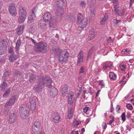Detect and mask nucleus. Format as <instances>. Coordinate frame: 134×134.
<instances>
[{
	"instance_id": "nucleus-1",
	"label": "nucleus",
	"mask_w": 134,
	"mask_h": 134,
	"mask_svg": "<svg viewBox=\"0 0 134 134\" xmlns=\"http://www.w3.org/2000/svg\"><path fill=\"white\" fill-rule=\"evenodd\" d=\"M52 80L48 76L46 75L41 76L37 81V84L33 89L38 92H41L44 86L50 87L51 86Z\"/></svg>"
},
{
	"instance_id": "nucleus-2",
	"label": "nucleus",
	"mask_w": 134,
	"mask_h": 134,
	"mask_svg": "<svg viewBox=\"0 0 134 134\" xmlns=\"http://www.w3.org/2000/svg\"><path fill=\"white\" fill-rule=\"evenodd\" d=\"M53 49L55 55H59V61L61 63L63 64L67 60L69 53L66 51H62L58 48H53Z\"/></svg>"
},
{
	"instance_id": "nucleus-3",
	"label": "nucleus",
	"mask_w": 134,
	"mask_h": 134,
	"mask_svg": "<svg viewBox=\"0 0 134 134\" xmlns=\"http://www.w3.org/2000/svg\"><path fill=\"white\" fill-rule=\"evenodd\" d=\"M56 4L58 8L56 9L55 13L59 18L63 15L64 13V9L65 8L66 4L65 0H57Z\"/></svg>"
},
{
	"instance_id": "nucleus-4",
	"label": "nucleus",
	"mask_w": 134,
	"mask_h": 134,
	"mask_svg": "<svg viewBox=\"0 0 134 134\" xmlns=\"http://www.w3.org/2000/svg\"><path fill=\"white\" fill-rule=\"evenodd\" d=\"M35 51L37 52L45 53L48 49L47 44L44 42L41 41L38 43H36L34 47Z\"/></svg>"
},
{
	"instance_id": "nucleus-5",
	"label": "nucleus",
	"mask_w": 134,
	"mask_h": 134,
	"mask_svg": "<svg viewBox=\"0 0 134 134\" xmlns=\"http://www.w3.org/2000/svg\"><path fill=\"white\" fill-rule=\"evenodd\" d=\"M29 109L28 107L24 104L21 105L20 107V113L21 118L22 119L27 118L29 114Z\"/></svg>"
},
{
	"instance_id": "nucleus-6",
	"label": "nucleus",
	"mask_w": 134,
	"mask_h": 134,
	"mask_svg": "<svg viewBox=\"0 0 134 134\" xmlns=\"http://www.w3.org/2000/svg\"><path fill=\"white\" fill-rule=\"evenodd\" d=\"M87 20L86 18L83 19L81 13H79L77 16V24L81 28L85 27L87 24Z\"/></svg>"
},
{
	"instance_id": "nucleus-7",
	"label": "nucleus",
	"mask_w": 134,
	"mask_h": 134,
	"mask_svg": "<svg viewBox=\"0 0 134 134\" xmlns=\"http://www.w3.org/2000/svg\"><path fill=\"white\" fill-rule=\"evenodd\" d=\"M41 123L39 121L35 122L32 127V131L34 134H38L40 132L39 130L41 128Z\"/></svg>"
},
{
	"instance_id": "nucleus-8",
	"label": "nucleus",
	"mask_w": 134,
	"mask_h": 134,
	"mask_svg": "<svg viewBox=\"0 0 134 134\" xmlns=\"http://www.w3.org/2000/svg\"><path fill=\"white\" fill-rule=\"evenodd\" d=\"M17 119V115L15 112L11 113L9 117L8 121L10 124H13L16 121Z\"/></svg>"
},
{
	"instance_id": "nucleus-9",
	"label": "nucleus",
	"mask_w": 134,
	"mask_h": 134,
	"mask_svg": "<svg viewBox=\"0 0 134 134\" xmlns=\"http://www.w3.org/2000/svg\"><path fill=\"white\" fill-rule=\"evenodd\" d=\"M9 10L10 14L12 15H15L16 14V11L15 7V4L14 3L10 4L9 5Z\"/></svg>"
},
{
	"instance_id": "nucleus-10",
	"label": "nucleus",
	"mask_w": 134,
	"mask_h": 134,
	"mask_svg": "<svg viewBox=\"0 0 134 134\" xmlns=\"http://www.w3.org/2000/svg\"><path fill=\"white\" fill-rule=\"evenodd\" d=\"M16 100V96H13L6 103L4 107H6L8 106H10L13 105L15 103Z\"/></svg>"
},
{
	"instance_id": "nucleus-11",
	"label": "nucleus",
	"mask_w": 134,
	"mask_h": 134,
	"mask_svg": "<svg viewBox=\"0 0 134 134\" xmlns=\"http://www.w3.org/2000/svg\"><path fill=\"white\" fill-rule=\"evenodd\" d=\"M52 121L55 123H58L59 122L60 116L58 113H55L52 114Z\"/></svg>"
},
{
	"instance_id": "nucleus-12",
	"label": "nucleus",
	"mask_w": 134,
	"mask_h": 134,
	"mask_svg": "<svg viewBox=\"0 0 134 134\" xmlns=\"http://www.w3.org/2000/svg\"><path fill=\"white\" fill-rule=\"evenodd\" d=\"M36 100L33 98H31L29 99L31 109L33 110H34L36 107Z\"/></svg>"
},
{
	"instance_id": "nucleus-13",
	"label": "nucleus",
	"mask_w": 134,
	"mask_h": 134,
	"mask_svg": "<svg viewBox=\"0 0 134 134\" xmlns=\"http://www.w3.org/2000/svg\"><path fill=\"white\" fill-rule=\"evenodd\" d=\"M36 76L33 73H30L29 74V81L31 83H33L35 82Z\"/></svg>"
},
{
	"instance_id": "nucleus-14",
	"label": "nucleus",
	"mask_w": 134,
	"mask_h": 134,
	"mask_svg": "<svg viewBox=\"0 0 134 134\" xmlns=\"http://www.w3.org/2000/svg\"><path fill=\"white\" fill-rule=\"evenodd\" d=\"M19 57L18 55H16L15 53H12L9 56V60L10 62H12L16 60Z\"/></svg>"
},
{
	"instance_id": "nucleus-15",
	"label": "nucleus",
	"mask_w": 134,
	"mask_h": 134,
	"mask_svg": "<svg viewBox=\"0 0 134 134\" xmlns=\"http://www.w3.org/2000/svg\"><path fill=\"white\" fill-rule=\"evenodd\" d=\"M90 10L91 12L90 13L89 17H90L91 19V18L95 16V14L96 12L95 7L94 6H91Z\"/></svg>"
},
{
	"instance_id": "nucleus-16",
	"label": "nucleus",
	"mask_w": 134,
	"mask_h": 134,
	"mask_svg": "<svg viewBox=\"0 0 134 134\" xmlns=\"http://www.w3.org/2000/svg\"><path fill=\"white\" fill-rule=\"evenodd\" d=\"M43 18L44 21H48L52 18L51 14L48 12H47L43 15Z\"/></svg>"
},
{
	"instance_id": "nucleus-17",
	"label": "nucleus",
	"mask_w": 134,
	"mask_h": 134,
	"mask_svg": "<svg viewBox=\"0 0 134 134\" xmlns=\"http://www.w3.org/2000/svg\"><path fill=\"white\" fill-rule=\"evenodd\" d=\"M78 60L77 61V64L82 62L83 59V52L82 51H81L79 54L78 56Z\"/></svg>"
},
{
	"instance_id": "nucleus-18",
	"label": "nucleus",
	"mask_w": 134,
	"mask_h": 134,
	"mask_svg": "<svg viewBox=\"0 0 134 134\" xmlns=\"http://www.w3.org/2000/svg\"><path fill=\"white\" fill-rule=\"evenodd\" d=\"M58 91L57 89L55 88H53L52 91H51L49 92V94L52 97H54L57 94Z\"/></svg>"
},
{
	"instance_id": "nucleus-19",
	"label": "nucleus",
	"mask_w": 134,
	"mask_h": 134,
	"mask_svg": "<svg viewBox=\"0 0 134 134\" xmlns=\"http://www.w3.org/2000/svg\"><path fill=\"white\" fill-rule=\"evenodd\" d=\"M10 72L8 71H6L4 73L3 76L2 77V80L5 81L9 77Z\"/></svg>"
},
{
	"instance_id": "nucleus-20",
	"label": "nucleus",
	"mask_w": 134,
	"mask_h": 134,
	"mask_svg": "<svg viewBox=\"0 0 134 134\" xmlns=\"http://www.w3.org/2000/svg\"><path fill=\"white\" fill-rule=\"evenodd\" d=\"M24 29V26L21 25L16 29V33L17 34L19 35L22 34L23 32Z\"/></svg>"
},
{
	"instance_id": "nucleus-21",
	"label": "nucleus",
	"mask_w": 134,
	"mask_h": 134,
	"mask_svg": "<svg viewBox=\"0 0 134 134\" xmlns=\"http://www.w3.org/2000/svg\"><path fill=\"white\" fill-rule=\"evenodd\" d=\"M38 25V26L41 29H44L46 27L45 21L43 20L39 21Z\"/></svg>"
},
{
	"instance_id": "nucleus-22",
	"label": "nucleus",
	"mask_w": 134,
	"mask_h": 134,
	"mask_svg": "<svg viewBox=\"0 0 134 134\" xmlns=\"http://www.w3.org/2000/svg\"><path fill=\"white\" fill-rule=\"evenodd\" d=\"M68 86L67 85L65 84L61 87V90L62 93L64 94L67 91Z\"/></svg>"
},
{
	"instance_id": "nucleus-23",
	"label": "nucleus",
	"mask_w": 134,
	"mask_h": 134,
	"mask_svg": "<svg viewBox=\"0 0 134 134\" xmlns=\"http://www.w3.org/2000/svg\"><path fill=\"white\" fill-rule=\"evenodd\" d=\"M36 16L35 14L32 13L29 16L28 21L29 23H31L32 22L35 18Z\"/></svg>"
},
{
	"instance_id": "nucleus-24",
	"label": "nucleus",
	"mask_w": 134,
	"mask_h": 134,
	"mask_svg": "<svg viewBox=\"0 0 134 134\" xmlns=\"http://www.w3.org/2000/svg\"><path fill=\"white\" fill-rule=\"evenodd\" d=\"M27 14L26 10L22 7H20L19 8V15H25Z\"/></svg>"
},
{
	"instance_id": "nucleus-25",
	"label": "nucleus",
	"mask_w": 134,
	"mask_h": 134,
	"mask_svg": "<svg viewBox=\"0 0 134 134\" xmlns=\"http://www.w3.org/2000/svg\"><path fill=\"white\" fill-rule=\"evenodd\" d=\"M3 81V83H2L1 84V88L2 90L4 92L6 90V89L8 87V85L7 83L5 82V81Z\"/></svg>"
},
{
	"instance_id": "nucleus-26",
	"label": "nucleus",
	"mask_w": 134,
	"mask_h": 134,
	"mask_svg": "<svg viewBox=\"0 0 134 134\" xmlns=\"http://www.w3.org/2000/svg\"><path fill=\"white\" fill-rule=\"evenodd\" d=\"M6 91L5 93L3 96V97L4 98H6L9 96L10 92V88H8Z\"/></svg>"
},
{
	"instance_id": "nucleus-27",
	"label": "nucleus",
	"mask_w": 134,
	"mask_h": 134,
	"mask_svg": "<svg viewBox=\"0 0 134 134\" xmlns=\"http://www.w3.org/2000/svg\"><path fill=\"white\" fill-rule=\"evenodd\" d=\"M19 16L18 19V21L21 23H23L25 20L26 15H19Z\"/></svg>"
},
{
	"instance_id": "nucleus-28",
	"label": "nucleus",
	"mask_w": 134,
	"mask_h": 134,
	"mask_svg": "<svg viewBox=\"0 0 134 134\" xmlns=\"http://www.w3.org/2000/svg\"><path fill=\"white\" fill-rule=\"evenodd\" d=\"M21 40H18L16 43V46L15 47L16 52L17 53H18V50L19 49V47L21 45Z\"/></svg>"
},
{
	"instance_id": "nucleus-29",
	"label": "nucleus",
	"mask_w": 134,
	"mask_h": 134,
	"mask_svg": "<svg viewBox=\"0 0 134 134\" xmlns=\"http://www.w3.org/2000/svg\"><path fill=\"white\" fill-rule=\"evenodd\" d=\"M114 12H115V13L117 14L118 16L120 15V14L119 13V5L118 3L114 5Z\"/></svg>"
},
{
	"instance_id": "nucleus-30",
	"label": "nucleus",
	"mask_w": 134,
	"mask_h": 134,
	"mask_svg": "<svg viewBox=\"0 0 134 134\" xmlns=\"http://www.w3.org/2000/svg\"><path fill=\"white\" fill-rule=\"evenodd\" d=\"M109 77L111 80H114L116 79V76L113 72H110L109 74Z\"/></svg>"
},
{
	"instance_id": "nucleus-31",
	"label": "nucleus",
	"mask_w": 134,
	"mask_h": 134,
	"mask_svg": "<svg viewBox=\"0 0 134 134\" xmlns=\"http://www.w3.org/2000/svg\"><path fill=\"white\" fill-rule=\"evenodd\" d=\"M95 36L94 33L93 31L90 32L88 37L87 38L88 40H91L94 38Z\"/></svg>"
},
{
	"instance_id": "nucleus-32",
	"label": "nucleus",
	"mask_w": 134,
	"mask_h": 134,
	"mask_svg": "<svg viewBox=\"0 0 134 134\" xmlns=\"http://www.w3.org/2000/svg\"><path fill=\"white\" fill-rule=\"evenodd\" d=\"M108 18V15L107 14H105L103 18L100 21L101 24H103Z\"/></svg>"
},
{
	"instance_id": "nucleus-33",
	"label": "nucleus",
	"mask_w": 134,
	"mask_h": 134,
	"mask_svg": "<svg viewBox=\"0 0 134 134\" xmlns=\"http://www.w3.org/2000/svg\"><path fill=\"white\" fill-rule=\"evenodd\" d=\"M67 17L68 19L72 21H74L75 19V17L73 15H69Z\"/></svg>"
},
{
	"instance_id": "nucleus-34",
	"label": "nucleus",
	"mask_w": 134,
	"mask_h": 134,
	"mask_svg": "<svg viewBox=\"0 0 134 134\" xmlns=\"http://www.w3.org/2000/svg\"><path fill=\"white\" fill-rule=\"evenodd\" d=\"M72 95H70L68 97V101L69 104H72L73 102V101L72 99Z\"/></svg>"
},
{
	"instance_id": "nucleus-35",
	"label": "nucleus",
	"mask_w": 134,
	"mask_h": 134,
	"mask_svg": "<svg viewBox=\"0 0 134 134\" xmlns=\"http://www.w3.org/2000/svg\"><path fill=\"white\" fill-rule=\"evenodd\" d=\"M30 29L29 31V32L33 34L35 32V30L34 28L33 27V25H31L30 26Z\"/></svg>"
},
{
	"instance_id": "nucleus-36",
	"label": "nucleus",
	"mask_w": 134,
	"mask_h": 134,
	"mask_svg": "<svg viewBox=\"0 0 134 134\" xmlns=\"http://www.w3.org/2000/svg\"><path fill=\"white\" fill-rule=\"evenodd\" d=\"M5 107V111H4V114L5 115H7L9 111V107Z\"/></svg>"
},
{
	"instance_id": "nucleus-37",
	"label": "nucleus",
	"mask_w": 134,
	"mask_h": 134,
	"mask_svg": "<svg viewBox=\"0 0 134 134\" xmlns=\"http://www.w3.org/2000/svg\"><path fill=\"white\" fill-rule=\"evenodd\" d=\"M87 2L88 4L91 5V4H94L96 3L95 0H87Z\"/></svg>"
},
{
	"instance_id": "nucleus-38",
	"label": "nucleus",
	"mask_w": 134,
	"mask_h": 134,
	"mask_svg": "<svg viewBox=\"0 0 134 134\" xmlns=\"http://www.w3.org/2000/svg\"><path fill=\"white\" fill-rule=\"evenodd\" d=\"M71 110H70L69 111L68 113V119H70L72 117V114L71 113Z\"/></svg>"
},
{
	"instance_id": "nucleus-39",
	"label": "nucleus",
	"mask_w": 134,
	"mask_h": 134,
	"mask_svg": "<svg viewBox=\"0 0 134 134\" xmlns=\"http://www.w3.org/2000/svg\"><path fill=\"white\" fill-rule=\"evenodd\" d=\"M122 120L124 121H125L126 120L125 114V113H123L121 115Z\"/></svg>"
},
{
	"instance_id": "nucleus-40",
	"label": "nucleus",
	"mask_w": 134,
	"mask_h": 134,
	"mask_svg": "<svg viewBox=\"0 0 134 134\" xmlns=\"http://www.w3.org/2000/svg\"><path fill=\"white\" fill-rule=\"evenodd\" d=\"M126 107L129 109L131 110L133 109L132 105L130 104H127L126 106Z\"/></svg>"
},
{
	"instance_id": "nucleus-41",
	"label": "nucleus",
	"mask_w": 134,
	"mask_h": 134,
	"mask_svg": "<svg viewBox=\"0 0 134 134\" xmlns=\"http://www.w3.org/2000/svg\"><path fill=\"white\" fill-rule=\"evenodd\" d=\"M83 111L86 113H87V112L89 110V107H85L83 109Z\"/></svg>"
},
{
	"instance_id": "nucleus-42",
	"label": "nucleus",
	"mask_w": 134,
	"mask_h": 134,
	"mask_svg": "<svg viewBox=\"0 0 134 134\" xmlns=\"http://www.w3.org/2000/svg\"><path fill=\"white\" fill-rule=\"evenodd\" d=\"M80 6L82 8L85 7L86 5V4L84 1H82L80 3Z\"/></svg>"
},
{
	"instance_id": "nucleus-43",
	"label": "nucleus",
	"mask_w": 134,
	"mask_h": 134,
	"mask_svg": "<svg viewBox=\"0 0 134 134\" xmlns=\"http://www.w3.org/2000/svg\"><path fill=\"white\" fill-rule=\"evenodd\" d=\"M13 48L12 47H10L9 50V52L10 53H13Z\"/></svg>"
},
{
	"instance_id": "nucleus-44",
	"label": "nucleus",
	"mask_w": 134,
	"mask_h": 134,
	"mask_svg": "<svg viewBox=\"0 0 134 134\" xmlns=\"http://www.w3.org/2000/svg\"><path fill=\"white\" fill-rule=\"evenodd\" d=\"M3 41H0V55L2 54V53L1 52V49L2 48V44H3Z\"/></svg>"
},
{
	"instance_id": "nucleus-45",
	"label": "nucleus",
	"mask_w": 134,
	"mask_h": 134,
	"mask_svg": "<svg viewBox=\"0 0 134 134\" xmlns=\"http://www.w3.org/2000/svg\"><path fill=\"white\" fill-rule=\"evenodd\" d=\"M120 67L121 69L122 70L124 71V69L126 68V66L124 65H120Z\"/></svg>"
},
{
	"instance_id": "nucleus-46",
	"label": "nucleus",
	"mask_w": 134,
	"mask_h": 134,
	"mask_svg": "<svg viewBox=\"0 0 134 134\" xmlns=\"http://www.w3.org/2000/svg\"><path fill=\"white\" fill-rule=\"evenodd\" d=\"M49 26L51 27H53L54 24L52 21H50L49 23Z\"/></svg>"
},
{
	"instance_id": "nucleus-47",
	"label": "nucleus",
	"mask_w": 134,
	"mask_h": 134,
	"mask_svg": "<svg viewBox=\"0 0 134 134\" xmlns=\"http://www.w3.org/2000/svg\"><path fill=\"white\" fill-rule=\"evenodd\" d=\"M114 117H113V118L112 120L110 121L109 122H108L107 124L108 125H111L112 122L114 121Z\"/></svg>"
},
{
	"instance_id": "nucleus-48",
	"label": "nucleus",
	"mask_w": 134,
	"mask_h": 134,
	"mask_svg": "<svg viewBox=\"0 0 134 134\" xmlns=\"http://www.w3.org/2000/svg\"><path fill=\"white\" fill-rule=\"evenodd\" d=\"M36 9L35 8H33L32 9V13L35 14V12H36Z\"/></svg>"
},
{
	"instance_id": "nucleus-49",
	"label": "nucleus",
	"mask_w": 134,
	"mask_h": 134,
	"mask_svg": "<svg viewBox=\"0 0 134 134\" xmlns=\"http://www.w3.org/2000/svg\"><path fill=\"white\" fill-rule=\"evenodd\" d=\"M91 50H90L89 51V52H88V55H87V59H88V58H89L90 57V56L91 55V53H92V52H91Z\"/></svg>"
},
{
	"instance_id": "nucleus-50",
	"label": "nucleus",
	"mask_w": 134,
	"mask_h": 134,
	"mask_svg": "<svg viewBox=\"0 0 134 134\" xmlns=\"http://www.w3.org/2000/svg\"><path fill=\"white\" fill-rule=\"evenodd\" d=\"M134 2V0H130V8L131 7L132 4Z\"/></svg>"
},
{
	"instance_id": "nucleus-51",
	"label": "nucleus",
	"mask_w": 134,
	"mask_h": 134,
	"mask_svg": "<svg viewBox=\"0 0 134 134\" xmlns=\"http://www.w3.org/2000/svg\"><path fill=\"white\" fill-rule=\"evenodd\" d=\"M84 72V68L82 67L80 69V71L79 72V73L82 74Z\"/></svg>"
},
{
	"instance_id": "nucleus-52",
	"label": "nucleus",
	"mask_w": 134,
	"mask_h": 134,
	"mask_svg": "<svg viewBox=\"0 0 134 134\" xmlns=\"http://www.w3.org/2000/svg\"><path fill=\"white\" fill-rule=\"evenodd\" d=\"M125 52L127 53H129V52H130V51L129 50H128L127 49H123L122 51V52Z\"/></svg>"
},
{
	"instance_id": "nucleus-53",
	"label": "nucleus",
	"mask_w": 134,
	"mask_h": 134,
	"mask_svg": "<svg viewBox=\"0 0 134 134\" xmlns=\"http://www.w3.org/2000/svg\"><path fill=\"white\" fill-rule=\"evenodd\" d=\"M102 126L103 127L104 129H106L107 126V125L106 123L103 122V124Z\"/></svg>"
},
{
	"instance_id": "nucleus-54",
	"label": "nucleus",
	"mask_w": 134,
	"mask_h": 134,
	"mask_svg": "<svg viewBox=\"0 0 134 134\" xmlns=\"http://www.w3.org/2000/svg\"><path fill=\"white\" fill-rule=\"evenodd\" d=\"M113 22L115 24H117L118 23V20L117 19H115L113 20Z\"/></svg>"
},
{
	"instance_id": "nucleus-55",
	"label": "nucleus",
	"mask_w": 134,
	"mask_h": 134,
	"mask_svg": "<svg viewBox=\"0 0 134 134\" xmlns=\"http://www.w3.org/2000/svg\"><path fill=\"white\" fill-rule=\"evenodd\" d=\"M15 73L16 75H21V73H20L19 71L17 70L15 71Z\"/></svg>"
},
{
	"instance_id": "nucleus-56",
	"label": "nucleus",
	"mask_w": 134,
	"mask_h": 134,
	"mask_svg": "<svg viewBox=\"0 0 134 134\" xmlns=\"http://www.w3.org/2000/svg\"><path fill=\"white\" fill-rule=\"evenodd\" d=\"M99 84L100 85H101L102 87L104 86V85L102 81H100L99 82Z\"/></svg>"
},
{
	"instance_id": "nucleus-57",
	"label": "nucleus",
	"mask_w": 134,
	"mask_h": 134,
	"mask_svg": "<svg viewBox=\"0 0 134 134\" xmlns=\"http://www.w3.org/2000/svg\"><path fill=\"white\" fill-rule=\"evenodd\" d=\"M124 12L125 11L124 10H122L121 13L120 14V16H122L124 15Z\"/></svg>"
},
{
	"instance_id": "nucleus-58",
	"label": "nucleus",
	"mask_w": 134,
	"mask_h": 134,
	"mask_svg": "<svg viewBox=\"0 0 134 134\" xmlns=\"http://www.w3.org/2000/svg\"><path fill=\"white\" fill-rule=\"evenodd\" d=\"M95 48L94 47H93L90 50H91V52H92L94 50Z\"/></svg>"
},
{
	"instance_id": "nucleus-59",
	"label": "nucleus",
	"mask_w": 134,
	"mask_h": 134,
	"mask_svg": "<svg viewBox=\"0 0 134 134\" xmlns=\"http://www.w3.org/2000/svg\"><path fill=\"white\" fill-rule=\"evenodd\" d=\"M130 116V113H128L126 116V117L128 119H129Z\"/></svg>"
},
{
	"instance_id": "nucleus-60",
	"label": "nucleus",
	"mask_w": 134,
	"mask_h": 134,
	"mask_svg": "<svg viewBox=\"0 0 134 134\" xmlns=\"http://www.w3.org/2000/svg\"><path fill=\"white\" fill-rule=\"evenodd\" d=\"M111 37H109V39L108 40L107 42L109 43L110 42V40H111Z\"/></svg>"
},
{
	"instance_id": "nucleus-61",
	"label": "nucleus",
	"mask_w": 134,
	"mask_h": 134,
	"mask_svg": "<svg viewBox=\"0 0 134 134\" xmlns=\"http://www.w3.org/2000/svg\"><path fill=\"white\" fill-rule=\"evenodd\" d=\"M114 110V109L113 108V107H111L110 109V111L111 112H112L113 110Z\"/></svg>"
},
{
	"instance_id": "nucleus-62",
	"label": "nucleus",
	"mask_w": 134,
	"mask_h": 134,
	"mask_svg": "<svg viewBox=\"0 0 134 134\" xmlns=\"http://www.w3.org/2000/svg\"><path fill=\"white\" fill-rule=\"evenodd\" d=\"M108 66H103V70H105L106 69Z\"/></svg>"
},
{
	"instance_id": "nucleus-63",
	"label": "nucleus",
	"mask_w": 134,
	"mask_h": 134,
	"mask_svg": "<svg viewBox=\"0 0 134 134\" xmlns=\"http://www.w3.org/2000/svg\"><path fill=\"white\" fill-rule=\"evenodd\" d=\"M31 40H32V42L34 43L35 44H35H36V43H36L35 41L32 38H31Z\"/></svg>"
},
{
	"instance_id": "nucleus-64",
	"label": "nucleus",
	"mask_w": 134,
	"mask_h": 134,
	"mask_svg": "<svg viewBox=\"0 0 134 134\" xmlns=\"http://www.w3.org/2000/svg\"><path fill=\"white\" fill-rule=\"evenodd\" d=\"M118 0H112V2L114 3H115L116 2H118Z\"/></svg>"
}]
</instances>
